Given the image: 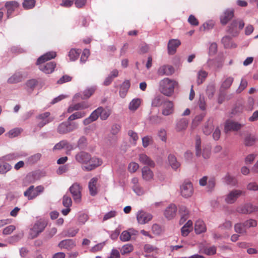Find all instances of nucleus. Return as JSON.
I'll list each match as a JSON object with an SVG mask.
<instances>
[{"mask_svg": "<svg viewBox=\"0 0 258 258\" xmlns=\"http://www.w3.org/2000/svg\"><path fill=\"white\" fill-rule=\"evenodd\" d=\"M101 109V107H99L93 111L88 118L84 120L83 123L84 125H88L92 122L96 120L100 116L99 113H100Z\"/></svg>", "mask_w": 258, "mask_h": 258, "instance_id": "21", "label": "nucleus"}, {"mask_svg": "<svg viewBox=\"0 0 258 258\" xmlns=\"http://www.w3.org/2000/svg\"><path fill=\"white\" fill-rule=\"evenodd\" d=\"M177 208L174 204H170L164 212L165 216L168 219H171L176 215Z\"/></svg>", "mask_w": 258, "mask_h": 258, "instance_id": "23", "label": "nucleus"}, {"mask_svg": "<svg viewBox=\"0 0 258 258\" xmlns=\"http://www.w3.org/2000/svg\"><path fill=\"white\" fill-rule=\"evenodd\" d=\"M152 219L151 214L146 213L143 211H140L137 215V219L139 223L141 224H145Z\"/></svg>", "mask_w": 258, "mask_h": 258, "instance_id": "15", "label": "nucleus"}, {"mask_svg": "<svg viewBox=\"0 0 258 258\" xmlns=\"http://www.w3.org/2000/svg\"><path fill=\"white\" fill-rule=\"evenodd\" d=\"M86 115V113L84 111H77L74 113H73L71 115H70L68 119V121H71L74 120L80 119L84 117Z\"/></svg>", "mask_w": 258, "mask_h": 258, "instance_id": "44", "label": "nucleus"}, {"mask_svg": "<svg viewBox=\"0 0 258 258\" xmlns=\"http://www.w3.org/2000/svg\"><path fill=\"white\" fill-rule=\"evenodd\" d=\"M75 160L79 164L82 165L83 170L90 171L101 166L102 160L97 157H92L88 152L81 151L75 155Z\"/></svg>", "mask_w": 258, "mask_h": 258, "instance_id": "1", "label": "nucleus"}, {"mask_svg": "<svg viewBox=\"0 0 258 258\" xmlns=\"http://www.w3.org/2000/svg\"><path fill=\"white\" fill-rule=\"evenodd\" d=\"M201 140L199 136H197L196 138V154L198 157H200L202 155L204 159H208L210 157L211 152L208 148H205L203 149V153L201 152Z\"/></svg>", "mask_w": 258, "mask_h": 258, "instance_id": "8", "label": "nucleus"}, {"mask_svg": "<svg viewBox=\"0 0 258 258\" xmlns=\"http://www.w3.org/2000/svg\"><path fill=\"white\" fill-rule=\"evenodd\" d=\"M41 157V155L39 153H37L36 154H34L31 157H30L28 159V162L30 164H34L37 162L38 160H40V158Z\"/></svg>", "mask_w": 258, "mask_h": 258, "instance_id": "59", "label": "nucleus"}, {"mask_svg": "<svg viewBox=\"0 0 258 258\" xmlns=\"http://www.w3.org/2000/svg\"><path fill=\"white\" fill-rule=\"evenodd\" d=\"M236 211L240 214H249L258 211V207L247 203L238 206L236 209Z\"/></svg>", "mask_w": 258, "mask_h": 258, "instance_id": "9", "label": "nucleus"}, {"mask_svg": "<svg viewBox=\"0 0 258 258\" xmlns=\"http://www.w3.org/2000/svg\"><path fill=\"white\" fill-rule=\"evenodd\" d=\"M133 249V246L131 244H126L122 247L121 249V253L123 255L132 252Z\"/></svg>", "mask_w": 258, "mask_h": 258, "instance_id": "56", "label": "nucleus"}, {"mask_svg": "<svg viewBox=\"0 0 258 258\" xmlns=\"http://www.w3.org/2000/svg\"><path fill=\"white\" fill-rule=\"evenodd\" d=\"M244 26V22L242 20H234L228 26L227 32L232 37H236L239 34L240 31L243 28Z\"/></svg>", "mask_w": 258, "mask_h": 258, "instance_id": "3", "label": "nucleus"}, {"mask_svg": "<svg viewBox=\"0 0 258 258\" xmlns=\"http://www.w3.org/2000/svg\"><path fill=\"white\" fill-rule=\"evenodd\" d=\"M178 85V83L177 81L168 78H165L160 81L159 90L163 95L171 96L174 93L175 88Z\"/></svg>", "mask_w": 258, "mask_h": 258, "instance_id": "2", "label": "nucleus"}, {"mask_svg": "<svg viewBox=\"0 0 258 258\" xmlns=\"http://www.w3.org/2000/svg\"><path fill=\"white\" fill-rule=\"evenodd\" d=\"M202 252L208 255H213L216 253V247L215 246H206L201 249Z\"/></svg>", "mask_w": 258, "mask_h": 258, "instance_id": "45", "label": "nucleus"}, {"mask_svg": "<svg viewBox=\"0 0 258 258\" xmlns=\"http://www.w3.org/2000/svg\"><path fill=\"white\" fill-rule=\"evenodd\" d=\"M180 192L184 198L191 197L194 192V188L191 183L189 181H185L180 186Z\"/></svg>", "mask_w": 258, "mask_h": 258, "instance_id": "11", "label": "nucleus"}, {"mask_svg": "<svg viewBox=\"0 0 258 258\" xmlns=\"http://www.w3.org/2000/svg\"><path fill=\"white\" fill-rule=\"evenodd\" d=\"M195 230L197 234H200L206 231V226L203 221L199 220L196 222Z\"/></svg>", "mask_w": 258, "mask_h": 258, "instance_id": "33", "label": "nucleus"}, {"mask_svg": "<svg viewBox=\"0 0 258 258\" xmlns=\"http://www.w3.org/2000/svg\"><path fill=\"white\" fill-rule=\"evenodd\" d=\"M131 236L130 232L127 231H123L120 236V239L122 241H127L130 239Z\"/></svg>", "mask_w": 258, "mask_h": 258, "instance_id": "61", "label": "nucleus"}, {"mask_svg": "<svg viewBox=\"0 0 258 258\" xmlns=\"http://www.w3.org/2000/svg\"><path fill=\"white\" fill-rule=\"evenodd\" d=\"M62 204L66 208H70L72 204V201L71 197L67 195H64L62 198Z\"/></svg>", "mask_w": 258, "mask_h": 258, "instance_id": "57", "label": "nucleus"}, {"mask_svg": "<svg viewBox=\"0 0 258 258\" xmlns=\"http://www.w3.org/2000/svg\"><path fill=\"white\" fill-rule=\"evenodd\" d=\"M245 192L239 189H233L228 193L225 197V201L226 203L232 204L242 195H244Z\"/></svg>", "mask_w": 258, "mask_h": 258, "instance_id": "6", "label": "nucleus"}, {"mask_svg": "<svg viewBox=\"0 0 258 258\" xmlns=\"http://www.w3.org/2000/svg\"><path fill=\"white\" fill-rule=\"evenodd\" d=\"M142 178L146 181H149L153 179L154 174L152 171L148 167H144L142 169Z\"/></svg>", "mask_w": 258, "mask_h": 258, "instance_id": "29", "label": "nucleus"}, {"mask_svg": "<svg viewBox=\"0 0 258 258\" xmlns=\"http://www.w3.org/2000/svg\"><path fill=\"white\" fill-rule=\"evenodd\" d=\"M39 66V69L45 74L52 73L56 67V63L54 61H51L47 63L41 62L40 63H37Z\"/></svg>", "mask_w": 258, "mask_h": 258, "instance_id": "13", "label": "nucleus"}, {"mask_svg": "<svg viewBox=\"0 0 258 258\" xmlns=\"http://www.w3.org/2000/svg\"><path fill=\"white\" fill-rule=\"evenodd\" d=\"M139 160L140 162L143 164L149 166L151 167L155 166L154 162L145 154H140Z\"/></svg>", "mask_w": 258, "mask_h": 258, "instance_id": "27", "label": "nucleus"}, {"mask_svg": "<svg viewBox=\"0 0 258 258\" xmlns=\"http://www.w3.org/2000/svg\"><path fill=\"white\" fill-rule=\"evenodd\" d=\"M22 130L20 128H15L10 130L7 135L10 138H13L18 136L22 132Z\"/></svg>", "mask_w": 258, "mask_h": 258, "instance_id": "51", "label": "nucleus"}, {"mask_svg": "<svg viewBox=\"0 0 258 258\" xmlns=\"http://www.w3.org/2000/svg\"><path fill=\"white\" fill-rule=\"evenodd\" d=\"M174 73V68L170 65H163L160 67L158 70L159 75L163 76H171Z\"/></svg>", "mask_w": 258, "mask_h": 258, "instance_id": "16", "label": "nucleus"}, {"mask_svg": "<svg viewBox=\"0 0 258 258\" xmlns=\"http://www.w3.org/2000/svg\"><path fill=\"white\" fill-rule=\"evenodd\" d=\"M188 124V120L185 118H181L177 122L175 130L178 132L184 131L186 129Z\"/></svg>", "mask_w": 258, "mask_h": 258, "instance_id": "30", "label": "nucleus"}, {"mask_svg": "<svg viewBox=\"0 0 258 258\" xmlns=\"http://www.w3.org/2000/svg\"><path fill=\"white\" fill-rule=\"evenodd\" d=\"M82 187L78 183H74L69 188L73 198L76 203H79L81 201Z\"/></svg>", "mask_w": 258, "mask_h": 258, "instance_id": "7", "label": "nucleus"}, {"mask_svg": "<svg viewBox=\"0 0 258 258\" xmlns=\"http://www.w3.org/2000/svg\"><path fill=\"white\" fill-rule=\"evenodd\" d=\"M98 181V178L96 177L92 178L89 182V189L90 194L91 196H94L97 193V188L96 184Z\"/></svg>", "mask_w": 258, "mask_h": 258, "instance_id": "28", "label": "nucleus"}, {"mask_svg": "<svg viewBox=\"0 0 258 258\" xmlns=\"http://www.w3.org/2000/svg\"><path fill=\"white\" fill-rule=\"evenodd\" d=\"M180 41L178 39H171L168 43V51L170 54L175 53L177 48L180 45Z\"/></svg>", "mask_w": 258, "mask_h": 258, "instance_id": "22", "label": "nucleus"}, {"mask_svg": "<svg viewBox=\"0 0 258 258\" xmlns=\"http://www.w3.org/2000/svg\"><path fill=\"white\" fill-rule=\"evenodd\" d=\"M242 126L241 124L231 120H227L225 124V130L228 131H237Z\"/></svg>", "mask_w": 258, "mask_h": 258, "instance_id": "17", "label": "nucleus"}, {"mask_svg": "<svg viewBox=\"0 0 258 258\" xmlns=\"http://www.w3.org/2000/svg\"><path fill=\"white\" fill-rule=\"evenodd\" d=\"M82 50L80 49H71L68 53V56L69 57L70 60L71 61H75L77 60Z\"/></svg>", "mask_w": 258, "mask_h": 258, "instance_id": "36", "label": "nucleus"}, {"mask_svg": "<svg viewBox=\"0 0 258 258\" xmlns=\"http://www.w3.org/2000/svg\"><path fill=\"white\" fill-rule=\"evenodd\" d=\"M58 246L61 249L64 248L70 250L76 246V242L73 239H64L58 243Z\"/></svg>", "mask_w": 258, "mask_h": 258, "instance_id": "20", "label": "nucleus"}, {"mask_svg": "<svg viewBox=\"0 0 258 258\" xmlns=\"http://www.w3.org/2000/svg\"><path fill=\"white\" fill-rule=\"evenodd\" d=\"M232 226V222L230 221H225L222 224L219 225L218 228L221 230H228L231 229Z\"/></svg>", "mask_w": 258, "mask_h": 258, "instance_id": "55", "label": "nucleus"}, {"mask_svg": "<svg viewBox=\"0 0 258 258\" xmlns=\"http://www.w3.org/2000/svg\"><path fill=\"white\" fill-rule=\"evenodd\" d=\"M224 180L227 184L232 186H235L237 183L236 178L234 176L230 175L229 173H227L225 175Z\"/></svg>", "mask_w": 258, "mask_h": 258, "instance_id": "43", "label": "nucleus"}, {"mask_svg": "<svg viewBox=\"0 0 258 258\" xmlns=\"http://www.w3.org/2000/svg\"><path fill=\"white\" fill-rule=\"evenodd\" d=\"M130 87V82L128 80H126L121 85L119 90V95L121 98H124Z\"/></svg>", "mask_w": 258, "mask_h": 258, "instance_id": "34", "label": "nucleus"}, {"mask_svg": "<svg viewBox=\"0 0 258 258\" xmlns=\"http://www.w3.org/2000/svg\"><path fill=\"white\" fill-rule=\"evenodd\" d=\"M65 148L68 151L70 152L73 149V146L70 144L67 141L62 140L56 144L53 147V149L60 150Z\"/></svg>", "mask_w": 258, "mask_h": 258, "instance_id": "25", "label": "nucleus"}, {"mask_svg": "<svg viewBox=\"0 0 258 258\" xmlns=\"http://www.w3.org/2000/svg\"><path fill=\"white\" fill-rule=\"evenodd\" d=\"M12 168L11 166L7 163H0V174H4L10 171Z\"/></svg>", "mask_w": 258, "mask_h": 258, "instance_id": "53", "label": "nucleus"}, {"mask_svg": "<svg viewBox=\"0 0 258 258\" xmlns=\"http://www.w3.org/2000/svg\"><path fill=\"white\" fill-rule=\"evenodd\" d=\"M100 113H99L100 118L102 120H106L111 113V111L108 109H104L102 107H101Z\"/></svg>", "mask_w": 258, "mask_h": 258, "instance_id": "52", "label": "nucleus"}, {"mask_svg": "<svg viewBox=\"0 0 258 258\" xmlns=\"http://www.w3.org/2000/svg\"><path fill=\"white\" fill-rule=\"evenodd\" d=\"M234 16V11L232 9L226 10L220 16V22L222 25H225Z\"/></svg>", "mask_w": 258, "mask_h": 258, "instance_id": "14", "label": "nucleus"}, {"mask_svg": "<svg viewBox=\"0 0 258 258\" xmlns=\"http://www.w3.org/2000/svg\"><path fill=\"white\" fill-rule=\"evenodd\" d=\"M234 230L235 232L239 234H245L246 232V228L244 223H238L234 225Z\"/></svg>", "mask_w": 258, "mask_h": 258, "instance_id": "42", "label": "nucleus"}, {"mask_svg": "<svg viewBox=\"0 0 258 258\" xmlns=\"http://www.w3.org/2000/svg\"><path fill=\"white\" fill-rule=\"evenodd\" d=\"M208 76V73L204 70H201L198 73L197 83L198 85L202 84Z\"/></svg>", "mask_w": 258, "mask_h": 258, "instance_id": "48", "label": "nucleus"}, {"mask_svg": "<svg viewBox=\"0 0 258 258\" xmlns=\"http://www.w3.org/2000/svg\"><path fill=\"white\" fill-rule=\"evenodd\" d=\"M139 168V164L134 162H132L128 164V170L131 173H135Z\"/></svg>", "mask_w": 258, "mask_h": 258, "instance_id": "58", "label": "nucleus"}, {"mask_svg": "<svg viewBox=\"0 0 258 258\" xmlns=\"http://www.w3.org/2000/svg\"><path fill=\"white\" fill-rule=\"evenodd\" d=\"M19 5L16 1L7 2L5 4V7L7 10L8 18H9L13 12L18 8Z\"/></svg>", "mask_w": 258, "mask_h": 258, "instance_id": "24", "label": "nucleus"}, {"mask_svg": "<svg viewBox=\"0 0 258 258\" xmlns=\"http://www.w3.org/2000/svg\"><path fill=\"white\" fill-rule=\"evenodd\" d=\"M256 141V138L254 136L248 135L244 139V145L246 146H253Z\"/></svg>", "mask_w": 258, "mask_h": 258, "instance_id": "47", "label": "nucleus"}, {"mask_svg": "<svg viewBox=\"0 0 258 258\" xmlns=\"http://www.w3.org/2000/svg\"><path fill=\"white\" fill-rule=\"evenodd\" d=\"M127 135L130 137V142L134 145H136L137 141L139 139L138 134L132 130H129Z\"/></svg>", "mask_w": 258, "mask_h": 258, "instance_id": "46", "label": "nucleus"}, {"mask_svg": "<svg viewBox=\"0 0 258 258\" xmlns=\"http://www.w3.org/2000/svg\"><path fill=\"white\" fill-rule=\"evenodd\" d=\"M233 81L234 78L232 77H226L221 85L220 90L224 91L230 88Z\"/></svg>", "mask_w": 258, "mask_h": 258, "instance_id": "31", "label": "nucleus"}, {"mask_svg": "<svg viewBox=\"0 0 258 258\" xmlns=\"http://www.w3.org/2000/svg\"><path fill=\"white\" fill-rule=\"evenodd\" d=\"M95 87H91L85 90L81 96L82 99H86L90 97L96 90Z\"/></svg>", "mask_w": 258, "mask_h": 258, "instance_id": "39", "label": "nucleus"}, {"mask_svg": "<svg viewBox=\"0 0 258 258\" xmlns=\"http://www.w3.org/2000/svg\"><path fill=\"white\" fill-rule=\"evenodd\" d=\"M22 76L20 73H16L11 77L8 80L9 83H17L22 81Z\"/></svg>", "mask_w": 258, "mask_h": 258, "instance_id": "50", "label": "nucleus"}, {"mask_svg": "<svg viewBox=\"0 0 258 258\" xmlns=\"http://www.w3.org/2000/svg\"><path fill=\"white\" fill-rule=\"evenodd\" d=\"M16 229V227L13 225H10L5 227L3 230V234L5 235H9L11 234Z\"/></svg>", "mask_w": 258, "mask_h": 258, "instance_id": "64", "label": "nucleus"}, {"mask_svg": "<svg viewBox=\"0 0 258 258\" xmlns=\"http://www.w3.org/2000/svg\"><path fill=\"white\" fill-rule=\"evenodd\" d=\"M46 223L42 221H37L31 230V235L32 238L37 237L39 233L42 232L45 229Z\"/></svg>", "mask_w": 258, "mask_h": 258, "instance_id": "12", "label": "nucleus"}, {"mask_svg": "<svg viewBox=\"0 0 258 258\" xmlns=\"http://www.w3.org/2000/svg\"><path fill=\"white\" fill-rule=\"evenodd\" d=\"M35 0H24L22 6L24 9L29 10L33 8L35 6Z\"/></svg>", "mask_w": 258, "mask_h": 258, "instance_id": "49", "label": "nucleus"}, {"mask_svg": "<svg viewBox=\"0 0 258 258\" xmlns=\"http://www.w3.org/2000/svg\"><path fill=\"white\" fill-rule=\"evenodd\" d=\"M221 42L226 48H235L236 46V45L232 42L231 38L228 36L223 37Z\"/></svg>", "mask_w": 258, "mask_h": 258, "instance_id": "35", "label": "nucleus"}, {"mask_svg": "<svg viewBox=\"0 0 258 258\" xmlns=\"http://www.w3.org/2000/svg\"><path fill=\"white\" fill-rule=\"evenodd\" d=\"M78 128V124L70 121L63 122L60 123L57 128V132L60 134H66L71 132Z\"/></svg>", "mask_w": 258, "mask_h": 258, "instance_id": "5", "label": "nucleus"}, {"mask_svg": "<svg viewBox=\"0 0 258 258\" xmlns=\"http://www.w3.org/2000/svg\"><path fill=\"white\" fill-rule=\"evenodd\" d=\"M164 98L158 95L156 96L152 101V106L153 107H159L161 106L165 101Z\"/></svg>", "mask_w": 258, "mask_h": 258, "instance_id": "38", "label": "nucleus"}, {"mask_svg": "<svg viewBox=\"0 0 258 258\" xmlns=\"http://www.w3.org/2000/svg\"><path fill=\"white\" fill-rule=\"evenodd\" d=\"M44 187L39 185L35 188L34 185L30 186L24 192V196L28 200H32L36 198L44 190Z\"/></svg>", "mask_w": 258, "mask_h": 258, "instance_id": "4", "label": "nucleus"}, {"mask_svg": "<svg viewBox=\"0 0 258 258\" xmlns=\"http://www.w3.org/2000/svg\"><path fill=\"white\" fill-rule=\"evenodd\" d=\"M213 120L212 119H209L207 122H206L204 125V126L203 128V133L206 135H210L213 130Z\"/></svg>", "mask_w": 258, "mask_h": 258, "instance_id": "41", "label": "nucleus"}, {"mask_svg": "<svg viewBox=\"0 0 258 258\" xmlns=\"http://www.w3.org/2000/svg\"><path fill=\"white\" fill-rule=\"evenodd\" d=\"M188 22L192 26H197L199 24L198 19L192 15H190L188 18Z\"/></svg>", "mask_w": 258, "mask_h": 258, "instance_id": "62", "label": "nucleus"}, {"mask_svg": "<svg viewBox=\"0 0 258 258\" xmlns=\"http://www.w3.org/2000/svg\"><path fill=\"white\" fill-rule=\"evenodd\" d=\"M90 107V105L86 102H82L75 104L71 105L68 108V112L72 113L74 111L83 110Z\"/></svg>", "mask_w": 258, "mask_h": 258, "instance_id": "18", "label": "nucleus"}, {"mask_svg": "<svg viewBox=\"0 0 258 258\" xmlns=\"http://www.w3.org/2000/svg\"><path fill=\"white\" fill-rule=\"evenodd\" d=\"M56 56V53L55 52L50 51L47 52L38 58L36 63H40L41 62H45V61L55 58Z\"/></svg>", "mask_w": 258, "mask_h": 258, "instance_id": "26", "label": "nucleus"}, {"mask_svg": "<svg viewBox=\"0 0 258 258\" xmlns=\"http://www.w3.org/2000/svg\"><path fill=\"white\" fill-rule=\"evenodd\" d=\"M142 100L140 98L133 99L128 105V109L131 111H136L141 105Z\"/></svg>", "mask_w": 258, "mask_h": 258, "instance_id": "37", "label": "nucleus"}, {"mask_svg": "<svg viewBox=\"0 0 258 258\" xmlns=\"http://www.w3.org/2000/svg\"><path fill=\"white\" fill-rule=\"evenodd\" d=\"M163 104V108L162 111L163 115L167 116L173 113L174 105L172 101L169 100H166Z\"/></svg>", "mask_w": 258, "mask_h": 258, "instance_id": "19", "label": "nucleus"}, {"mask_svg": "<svg viewBox=\"0 0 258 258\" xmlns=\"http://www.w3.org/2000/svg\"><path fill=\"white\" fill-rule=\"evenodd\" d=\"M179 213L181 215L180 223H183L188 218V211L184 206H181L179 207Z\"/></svg>", "mask_w": 258, "mask_h": 258, "instance_id": "40", "label": "nucleus"}, {"mask_svg": "<svg viewBox=\"0 0 258 258\" xmlns=\"http://www.w3.org/2000/svg\"><path fill=\"white\" fill-rule=\"evenodd\" d=\"M37 119L39 120L37 126L40 128L45 124L52 121L54 118L50 116V112H46L38 115L37 116Z\"/></svg>", "mask_w": 258, "mask_h": 258, "instance_id": "10", "label": "nucleus"}, {"mask_svg": "<svg viewBox=\"0 0 258 258\" xmlns=\"http://www.w3.org/2000/svg\"><path fill=\"white\" fill-rule=\"evenodd\" d=\"M168 160L172 168L175 170H176L180 166V163L177 161L176 157L173 154L168 155Z\"/></svg>", "mask_w": 258, "mask_h": 258, "instance_id": "32", "label": "nucleus"}, {"mask_svg": "<svg viewBox=\"0 0 258 258\" xmlns=\"http://www.w3.org/2000/svg\"><path fill=\"white\" fill-rule=\"evenodd\" d=\"M247 86V81L246 79L244 78H242L241 80L240 84L236 89V92L237 93L239 94L241 93L242 91H243Z\"/></svg>", "mask_w": 258, "mask_h": 258, "instance_id": "54", "label": "nucleus"}, {"mask_svg": "<svg viewBox=\"0 0 258 258\" xmlns=\"http://www.w3.org/2000/svg\"><path fill=\"white\" fill-rule=\"evenodd\" d=\"M90 55V50L88 49H84L82 55L81 56L80 61L81 62L84 63L85 62L89 56Z\"/></svg>", "mask_w": 258, "mask_h": 258, "instance_id": "60", "label": "nucleus"}, {"mask_svg": "<svg viewBox=\"0 0 258 258\" xmlns=\"http://www.w3.org/2000/svg\"><path fill=\"white\" fill-rule=\"evenodd\" d=\"M132 187L134 191L138 196H141L144 194L143 188L139 184L137 186H132Z\"/></svg>", "mask_w": 258, "mask_h": 258, "instance_id": "63", "label": "nucleus"}]
</instances>
